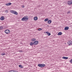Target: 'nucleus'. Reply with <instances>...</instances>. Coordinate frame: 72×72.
Wrapping results in <instances>:
<instances>
[{"mask_svg": "<svg viewBox=\"0 0 72 72\" xmlns=\"http://www.w3.org/2000/svg\"><path fill=\"white\" fill-rule=\"evenodd\" d=\"M20 52H21V51H19Z\"/></svg>", "mask_w": 72, "mask_h": 72, "instance_id": "nucleus-27", "label": "nucleus"}, {"mask_svg": "<svg viewBox=\"0 0 72 72\" xmlns=\"http://www.w3.org/2000/svg\"><path fill=\"white\" fill-rule=\"evenodd\" d=\"M30 45L31 46H32L33 45H34V42H32L30 43Z\"/></svg>", "mask_w": 72, "mask_h": 72, "instance_id": "nucleus-12", "label": "nucleus"}, {"mask_svg": "<svg viewBox=\"0 0 72 72\" xmlns=\"http://www.w3.org/2000/svg\"><path fill=\"white\" fill-rule=\"evenodd\" d=\"M1 55H5V53H2Z\"/></svg>", "mask_w": 72, "mask_h": 72, "instance_id": "nucleus-20", "label": "nucleus"}, {"mask_svg": "<svg viewBox=\"0 0 72 72\" xmlns=\"http://www.w3.org/2000/svg\"><path fill=\"white\" fill-rule=\"evenodd\" d=\"M48 23L49 24H50V23H51V21L50 20H49L48 21Z\"/></svg>", "mask_w": 72, "mask_h": 72, "instance_id": "nucleus-15", "label": "nucleus"}, {"mask_svg": "<svg viewBox=\"0 0 72 72\" xmlns=\"http://www.w3.org/2000/svg\"><path fill=\"white\" fill-rule=\"evenodd\" d=\"M22 8H24V6H22Z\"/></svg>", "mask_w": 72, "mask_h": 72, "instance_id": "nucleus-25", "label": "nucleus"}, {"mask_svg": "<svg viewBox=\"0 0 72 72\" xmlns=\"http://www.w3.org/2000/svg\"><path fill=\"white\" fill-rule=\"evenodd\" d=\"M39 44V41H36L34 42V45H37Z\"/></svg>", "mask_w": 72, "mask_h": 72, "instance_id": "nucleus-5", "label": "nucleus"}, {"mask_svg": "<svg viewBox=\"0 0 72 72\" xmlns=\"http://www.w3.org/2000/svg\"><path fill=\"white\" fill-rule=\"evenodd\" d=\"M68 13H70V11H68Z\"/></svg>", "mask_w": 72, "mask_h": 72, "instance_id": "nucleus-26", "label": "nucleus"}, {"mask_svg": "<svg viewBox=\"0 0 72 72\" xmlns=\"http://www.w3.org/2000/svg\"><path fill=\"white\" fill-rule=\"evenodd\" d=\"M31 41H36V39L35 38H32L31 39Z\"/></svg>", "mask_w": 72, "mask_h": 72, "instance_id": "nucleus-16", "label": "nucleus"}, {"mask_svg": "<svg viewBox=\"0 0 72 72\" xmlns=\"http://www.w3.org/2000/svg\"><path fill=\"white\" fill-rule=\"evenodd\" d=\"M10 12L11 13H12L13 14H15L16 15H18V13L15 11L11 10L10 11Z\"/></svg>", "mask_w": 72, "mask_h": 72, "instance_id": "nucleus-2", "label": "nucleus"}, {"mask_svg": "<svg viewBox=\"0 0 72 72\" xmlns=\"http://www.w3.org/2000/svg\"><path fill=\"white\" fill-rule=\"evenodd\" d=\"M3 28V26H0V30H2Z\"/></svg>", "mask_w": 72, "mask_h": 72, "instance_id": "nucleus-21", "label": "nucleus"}, {"mask_svg": "<svg viewBox=\"0 0 72 72\" xmlns=\"http://www.w3.org/2000/svg\"><path fill=\"white\" fill-rule=\"evenodd\" d=\"M48 20H49V19H48V18H47L45 19L44 20V21H45V22H46V21H48Z\"/></svg>", "mask_w": 72, "mask_h": 72, "instance_id": "nucleus-19", "label": "nucleus"}, {"mask_svg": "<svg viewBox=\"0 0 72 72\" xmlns=\"http://www.w3.org/2000/svg\"><path fill=\"white\" fill-rule=\"evenodd\" d=\"M68 57H62V58L64 59H68Z\"/></svg>", "mask_w": 72, "mask_h": 72, "instance_id": "nucleus-14", "label": "nucleus"}, {"mask_svg": "<svg viewBox=\"0 0 72 72\" xmlns=\"http://www.w3.org/2000/svg\"><path fill=\"white\" fill-rule=\"evenodd\" d=\"M68 45H71L72 44V41L71 40H69L68 42Z\"/></svg>", "mask_w": 72, "mask_h": 72, "instance_id": "nucleus-3", "label": "nucleus"}, {"mask_svg": "<svg viewBox=\"0 0 72 72\" xmlns=\"http://www.w3.org/2000/svg\"><path fill=\"white\" fill-rule=\"evenodd\" d=\"M46 33H47V34L48 36H50V35H51V33H49V32H46Z\"/></svg>", "mask_w": 72, "mask_h": 72, "instance_id": "nucleus-9", "label": "nucleus"}, {"mask_svg": "<svg viewBox=\"0 0 72 72\" xmlns=\"http://www.w3.org/2000/svg\"><path fill=\"white\" fill-rule=\"evenodd\" d=\"M69 62L71 63H72V59L71 60H70Z\"/></svg>", "mask_w": 72, "mask_h": 72, "instance_id": "nucleus-24", "label": "nucleus"}, {"mask_svg": "<svg viewBox=\"0 0 72 72\" xmlns=\"http://www.w3.org/2000/svg\"><path fill=\"white\" fill-rule=\"evenodd\" d=\"M1 20V21H3V20H4V16L1 17L0 18Z\"/></svg>", "mask_w": 72, "mask_h": 72, "instance_id": "nucleus-13", "label": "nucleus"}, {"mask_svg": "<svg viewBox=\"0 0 72 72\" xmlns=\"http://www.w3.org/2000/svg\"><path fill=\"white\" fill-rule=\"evenodd\" d=\"M68 29H69V27H65V28H64V30H68Z\"/></svg>", "mask_w": 72, "mask_h": 72, "instance_id": "nucleus-11", "label": "nucleus"}, {"mask_svg": "<svg viewBox=\"0 0 72 72\" xmlns=\"http://www.w3.org/2000/svg\"><path fill=\"white\" fill-rule=\"evenodd\" d=\"M12 5V3H6V5L7 6H9V5Z\"/></svg>", "mask_w": 72, "mask_h": 72, "instance_id": "nucleus-8", "label": "nucleus"}, {"mask_svg": "<svg viewBox=\"0 0 72 72\" xmlns=\"http://www.w3.org/2000/svg\"><path fill=\"white\" fill-rule=\"evenodd\" d=\"M5 13H9V12H8V10H5Z\"/></svg>", "mask_w": 72, "mask_h": 72, "instance_id": "nucleus-22", "label": "nucleus"}, {"mask_svg": "<svg viewBox=\"0 0 72 72\" xmlns=\"http://www.w3.org/2000/svg\"><path fill=\"white\" fill-rule=\"evenodd\" d=\"M38 19V18H37V17L36 16L34 17V21H37Z\"/></svg>", "mask_w": 72, "mask_h": 72, "instance_id": "nucleus-10", "label": "nucleus"}, {"mask_svg": "<svg viewBox=\"0 0 72 72\" xmlns=\"http://www.w3.org/2000/svg\"><path fill=\"white\" fill-rule=\"evenodd\" d=\"M38 66L40 67H44L45 66V64H38Z\"/></svg>", "mask_w": 72, "mask_h": 72, "instance_id": "nucleus-4", "label": "nucleus"}, {"mask_svg": "<svg viewBox=\"0 0 72 72\" xmlns=\"http://www.w3.org/2000/svg\"><path fill=\"white\" fill-rule=\"evenodd\" d=\"M38 31H41V30H42V29L41 28L38 29Z\"/></svg>", "mask_w": 72, "mask_h": 72, "instance_id": "nucleus-23", "label": "nucleus"}, {"mask_svg": "<svg viewBox=\"0 0 72 72\" xmlns=\"http://www.w3.org/2000/svg\"><path fill=\"white\" fill-rule=\"evenodd\" d=\"M28 16H26L22 18L21 19V20L22 21H25V20L28 21Z\"/></svg>", "mask_w": 72, "mask_h": 72, "instance_id": "nucleus-1", "label": "nucleus"}, {"mask_svg": "<svg viewBox=\"0 0 72 72\" xmlns=\"http://www.w3.org/2000/svg\"><path fill=\"white\" fill-rule=\"evenodd\" d=\"M19 67L21 68H23V66H22L21 65H19Z\"/></svg>", "mask_w": 72, "mask_h": 72, "instance_id": "nucleus-17", "label": "nucleus"}, {"mask_svg": "<svg viewBox=\"0 0 72 72\" xmlns=\"http://www.w3.org/2000/svg\"><path fill=\"white\" fill-rule=\"evenodd\" d=\"M68 4L69 5H71L72 4V1H68Z\"/></svg>", "mask_w": 72, "mask_h": 72, "instance_id": "nucleus-7", "label": "nucleus"}, {"mask_svg": "<svg viewBox=\"0 0 72 72\" xmlns=\"http://www.w3.org/2000/svg\"><path fill=\"white\" fill-rule=\"evenodd\" d=\"M5 32L6 33H10V30H6L5 31Z\"/></svg>", "mask_w": 72, "mask_h": 72, "instance_id": "nucleus-6", "label": "nucleus"}, {"mask_svg": "<svg viewBox=\"0 0 72 72\" xmlns=\"http://www.w3.org/2000/svg\"><path fill=\"white\" fill-rule=\"evenodd\" d=\"M62 35V32H59L58 33V35Z\"/></svg>", "mask_w": 72, "mask_h": 72, "instance_id": "nucleus-18", "label": "nucleus"}]
</instances>
